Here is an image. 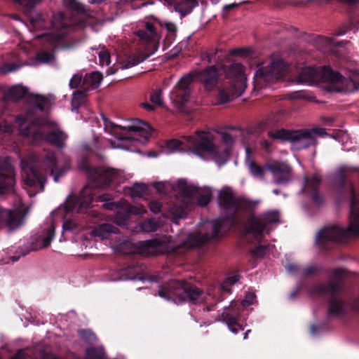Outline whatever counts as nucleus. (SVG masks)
Listing matches in <instances>:
<instances>
[{
    "label": "nucleus",
    "mask_w": 359,
    "mask_h": 359,
    "mask_svg": "<svg viewBox=\"0 0 359 359\" xmlns=\"http://www.w3.org/2000/svg\"><path fill=\"white\" fill-rule=\"evenodd\" d=\"M161 25L165 27L167 31L172 35L175 34L177 32L176 25L170 22H163L161 23Z\"/></svg>",
    "instance_id": "nucleus-55"
},
{
    "label": "nucleus",
    "mask_w": 359,
    "mask_h": 359,
    "mask_svg": "<svg viewBox=\"0 0 359 359\" xmlns=\"http://www.w3.org/2000/svg\"><path fill=\"white\" fill-rule=\"evenodd\" d=\"M293 81L309 86L320 82L322 86L331 93H351L359 89V74L344 78L326 67L320 70L312 67H302Z\"/></svg>",
    "instance_id": "nucleus-4"
},
{
    "label": "nucleus",
    "mask_w": 359,
    "mask_h": 359,
    "mask_svg": "<svg viewBox=\"0 0 359 359\" xmlns=\"http://www.w3.org/2000/svg\"><path fill=\"white\" fill-rule=\"evenodd\" d=\"M224 69L226 78L230 79L231 89L224 88L219 90V101L222 104L241 96L247 87V74L241 64L233 62L228 67L225 66Z\"/></svg>",
    "instance_id": "nucleus-10"
},
{
    "label": "nucleus",
    "mask_w": 359,
    "mask_h": 359,
    "mask_svg": "<svg viewBox=\"0 0 359 359\" xmlns=\"http://www.w3.org/2000/svg\"><path fill=\"white\" fill-rule=\"evenodd\" d=\"M175 189L179 191L184 203L180 207L175 205L170 208V212L176 219L182 218L185 216L187 205L193 203L195 199L197 200L200 205L204 206L210 202L212 196L210 188H199L194 184H188L186 180L182 179L177 182Z\"/></svg>",
    "instance_id": "nucleus-8"
},
{
    "label": "nucleus",
    "mask_w": 359,
    "mask_h": 359,
    "mask_svg": "<svg viewBox=\"0 0 359 359\" xmlns=\"http://www.w3.org/2000/svg\"><path fill=\"white\" fill-rule=\"evenodd\" d=\"M267 169L273 176L276 184H284L290 180L291 168L283 162H273L267 165Z\"/></svg>",
    "instance_id": "nucleus-24"
},
{
    "label": "nucleus",
    "mask_w": 359,
    "mask_h": 359,
    "mask_svg": "<svg viewBox=\"0 0 359 359\" xmlns=\"http://www.w3.org/2000/svg\"><path fill=\"white\" fill-rule=\"evenodd\" d=\"M93 201V194L91 186L87 185L82 189L78 198L69 196L67 198L65 210L67 212H79L83 209L88 208Z\"/></svg>",
    "instance_id": "nucleus-20"
},
{
    "label": "nucleus",
    "mask_w": 359,
    "mask_h": 359,
    "mask_svg": "<svg viewBox=\"0 0 359 359\" xmlns=\"http://www.w3.org/2000/svg\"><path fill=\"white\" fill-rule=\"evenodd\" d=\"M92 50L97 51L100 66L109 67L111 63V55L109 52L104 47L99 46L98 47H93Z\"/></svg>",
    "instance_id": "nucleus-40"
},
{
    "label": "nucleus",
    "mask_w": 359,
    "mask_h": 359,
    "mask_svg": "<svg viewBox=\"0 0 359 359\" xmlns=\"http://www.w3.org/2000/svg\"><path fill=\"white\" fill-rule=\"evenodd\" d=\"M177 182L174 184H172L169 182H158L155 184V187L157 190V191L160 194H166L168 192V190L170 189H172L174 192H175L176 194H178L180 196V193L179 191H177L175 189V186L176 185Z\"/></svg>",
    "instance_id": "nucleus-45"
},
{
    "label": "nucleus",
    "mask_w": 359,
    "mask_h": 359,
    "mask_svg": "<svg viewBox=\"0 0 359 359\" xmlns=\"http://www.w3.org/2000/svg\"><path fill=\"white\" fill-rule=\"evenodd\" d=\"M22 223L20 210H9L0 208V227L6 226L9 229L18 227Z\"/></svg>",
    "instance_id": "nucleus-27"
},
{
    "label": "nucleus",
    "mask_w": 359,
    "mask_h": 359,
    "mask_svg": "<svg viewBox=\"0 0 359 359\" xmlns=\"http://www.w3.org/2000/svg\"><path fill=\"white\" fill-rule=\"evenodd\" d=\"M299 96H300L299 92H294L292 93L287 95L286 98L294 100V99H297V98L299 97Z\"/></svg>",
    "instance_id": "nucleus-63"
},
{
    "label": "nucleus",
    "mask_w": 359,
    "mask_h": 359,
    "mask_svg": "<svg viewBox=\"0 0 359 359\" xmlns=\"http://www.w3.org/2000/svg\"><path fill=\"white\" fill-rule=\"evenodd\" d=\"M345 270L343 269H338L334 270L333 276L330 283L328 284H319L315 287L316 291L319 294H334L337 293L339 288V283L343 277L345 276Z\"/></svg>",
    "instance_id": "nucleus-25"
},
{
    "label": "nucleus",
    "mask_w": 359,
    "mask_h": 359,
    "mask_svg": "<svg viewBox=\"0 0 359 359\" xmlns=\"http://www.w3.org/2000/svg\"><path fill=\"white\" fill-rule=\"evenodd\" d=\"M238 6V4H236V3L230 4L228 5H225L223 8V10L226 12H228L231 9L237 7Z\"/></svg>",
    "instance_id": "nucleus-62"
},
{
    "label": "nucleus",
    "mask_w": 359,
    "mask_h": 359,
    "mask_svg": "<svg viewBox=\"0 0 359 359\" xmlns=\"http://www.w3.org/2000/svg\"><path fill=\"white\" fill-rule=\"evenodd\" d=\"M161 203L157 201H152L149 203L150 210L154 214L161 212Z\"/></svg>",
    "instance_id": "nucleus-57"
},
{
    "label": "nucleus",
    "mask_w": 359,
    "mask_h": 359,
    "mask_svg": "<svg viewBox=\"0 0 359 359\" xmlns=\"http://www.w3.org/2000/svg\"><path fill=\"white\" fill-rule=\"evenodd\" d=\"M320 181L321 178L317 174L306 177L303 189L304 192L309 195L316 204H320L323 202V197L318 192Z\"/></svg>",
    "instance_id": "nucleus-28"
},
{
    "label": "nucleus",
    "mask_w": 359,
    "mask_h": 359,
    "mask_svg": "<svg viewBox=\"0 0 359 359\" xmlns=\"http://www.w3.org/2000/svg\"><path fill=\"white\" fill-rule=\"evenodd\" d=\"M28 93V89L22 85H15L11 87L6 92L7 98L17 100L22 98Z\"/></svg>",
    "instance_id": "nucleus-37"
},
{
    "label": "nucleus",
    "mask_w": 359,
    "mask_h": 359,
    "mask_svg": "<svg viewBox=\"0 0 359 359\" xmlns=\"http://www.w3.org/2000/svg\"><path fill=\"white\" fill-rule=\"evenodd\" d=\"M328 315L331 317H338L345 315L348 311L347 303L339 296L331 297L328 304Z\"/></svg>",
    "instance_id": "nucleus-29"
},
{
    "label": "nucleus",
    "mask_w": 359,
    "mask_h": 359,
    "mask_svg": "<svg viewBox=\"0 0 359 359\" xmlns=\"http://www.w3.org/2000/svg\"><path fill=\"white\" fill-rule=\"evenodd\" d=\"M351 194L348 227L346 229H343L338 226H328L320 230L316 238V243L319 248H325L330 242H336L353 235H359V207L358 206L359 198L352 188Z\"/></svg>",
    "instance_id": "nucleus-6"
},
{
    "label": "nucleus",
    "mask_w": 359,
    "mask_h": 359,
    "mask_svg": "<svg viewBox=\"0 0 359 359\" xmlns=\"http://www.w3.org/2000/svg\"><path fill=\"white\" fill-rule=\"evenodd\" d=\"M200 134H204L212 142L213 144L214 150L217 156H222L224 152H226V156L224 159H222L221 161H216L215 158L210 154H205L203 153V158H212L217 164L219 165H224L228 160L229 156L230 155V148L235 142L234 136L229 133H221V141L222 143L220 144H216L215 140L211 135H209L205 133H200Z\"/></svg>",
    "instance_id": "nucleus-19"
},
{
    "label": "nucleus",
    "mask_w": 359,
    "mask_h": 359,
    "mask_svg": "<svg viewBox=\"0 0 359 359\" xmlns=\"http://www.w3.org/2000/svg\"><path fill=\"white\" fill-rule=\"evenodd\" d=\"M13 126L6 121L0 123V132L6 134H11L13 132Z\"/></svg>",
    "instance_id": "nucleus-56"
},
{
    "label": "nucleus",
    "mask_w": 359,
    "mask_h": 359,
    "mask_svg": "<svg viewBox=\"0 0 359 359\" xmlns=\"http://www.w3.org/2000/svg\"><path fill=\"white\" fill-rule=\"evenodd\" d=\"M221 52L222 50L218 48L204 52L201 54V58L203 61H207L209 63L218 62L219 60V57H217V55Z\"/></svg>",
    "instance_id": "nucleus-43"
},
{
    "label": "nucleus",
    "mask_w": 359,
    "mask_h": 359,
    "mask_svg": "<svg viewBox=\"0 0 359 359\" xmlns=\"http://www.w3.org/2000/svg\"><path fill=\"white\" fill-rule=\"evenodd\" d=\"M135 34L145 46L144 52L135 55L123 62L120 66L121 69H128L142 62L158 48L160 35L152 23L144 22L141 28L135 32Z\"/></svg>",
    "instance_id": "nucleus-9"
},
{
    "label": "nucleus",
    "mask_w": 359,
    "mask_h": 359,
    "mask_svg": "<svg viewBox=\"0 0 359 359\" xmlns=\"http://www.w3.org/2000/svg\"><path fill=\"white\" fill-rule=\"evenodd\" d=\"M30 22L32 26L36 29H42L45 21L44 17L41 13H36L35 16H29Z\"/></svg>",
    "instance_id": "nucleus-48"
},
{
    "label": "nucleus",
    "mask_w": 359,
    "mask_h": 359,
    "mask_svg": "<svg viewBox=\"0 0 359 359\" xmlns=\"http://www.w3.org/2000/svg\"><path fill=\"white\" fill-rule=\"evenodd\" d=\"M246 153V164L248 165L250 173L256 178L259 180H263L265 175V172L267 169V166L266 168H261L256 165L252 160L250 159V149L249 148H245Z\"/></svg>",
    "instance_id": "nucleus-33"
},
{
    "label": "nucleus",
    "mask_w": 359,
    "mask_h": 359,
    "mask_svg": "<svg viewBox=\"0 0 359 359\" xmlns=\"http://www.w3.org/2000/svg\"><path fill=\"white\" fill-rule=\"evenodd\" d=\"M218 201L222 208L233 212L240 208L245 210H251L257 204V203L255 201L236 198L232 191L229 188H224L220 191Z\"/></svg>",
    "instance_id": "nucleus-18"
},
{
    "label": "nucleus",
    "mask_w": 359,
    "mask_h": 359,
    "mask_svg": "<svg viewBox=\"0 0 359 359\" xmlns=\"http://www.w3.org/2000/svg\"><path fill=\"white\" fill-rule=\"evenodd\" d=\"M12 359H24L23 352L22 351H19L13 358Z\"/></svg>",
    "instance_id": "nucleus-64"
},
{
    "label": "nucleus",
    "mask_w": 359,
    "mask_h": 359,
    "mask_svg": "<svg viewBox=\"0 0 359 359\" xmlns=\"http://www.w3.org/2000/svg\"><path fill=\"white\" fill-rule=\"evenodd\" d=\"M118 229L114 225L109 224H102L95 226L91 231V234L94 236L106 239L109 238L112 233H117Z\"/></svg>",
    "instance_id": "nucleus-32"
},
{
    "label": "nucleus",
    "mask_w": 359,
    "mask_h": 359,
    "mask_svg": "<svg viewBox=\"0 0 359 359\" xmlns=\"http://www.w3.org/2000/svg\"><path fill=\"white\" fill-rule=\"evenodd\" d=\"M118 67H116L115 65H114L112 67H109L108 69H107L106 71V74L107 75H112L114 74H115L116 72V71L118 70Z\"/></svg>",
    "instance_id": "nucleus-60"
},
{
    "label": "nucleus",
    "mask_w": 359,
    "mask_h": 359,
    "mask_svg": "<svg viewBox=\"0 0 359 359\" xmlns=\"http://www.w3.org/2000/svg\"><path fill=\"white\" fill-rule=\"evenodd\" d=\"M310 131L312 133V135L316 134L320 136H323L326 134L325 130L323 128H313Z\"/></svg>",
    "instance_id": "nucleus-59"
},
{
    "label": "nucleus",
    "mask_w": 359,
    "mask_h": 359,
    "mask_svg": "<svg viewBox=\"0 0 359 359\" xmlns=\"http://www.w3.org/2000/svg\"><path fill=\"white\" fill-rule=\"evenodd\" d=\"M76 226V223L72 220H67L64 222L63 228L65 230L72 231L74 229Z\"/></svg>",
    "instance_id": "nucleus-58"
},
{
    "label": "nucleus",
    "mask_w": 359,
    "mask_h": 359,
    "mask_svg": "<svg viewBox=\"0 0 359 359\" xmlns=\"http://www.w3.org/2000/svg\"><path fill=\"white\" fill-rule=\"evenodd\" d=\"M162 95L163 92L161 89L153 90L149 96L150 101L156 106H162L163 104Z\"/></svg>",
    "instance_id": "nucleus-46"
},
{
    "label": "nucleus",
    "mask_w": 359,
    "mask_h": 359,
    "mask_svg": "<svg viewBox=\"0 0 359 359\" xmlns=\"http://www.w3.org/2000/svg\"><path fill=\"white\" fill-rule=\"evenodd\" d=\"M81 168L86 171L89 180L95 183V187H104L112 182H121L119 177L121 172L119 170L106 167L93 168L88 164L82 165Z\"/></svg>",
    "instance_id": "nucleus-17"
},
{
    "label": "nucleus",
    "mask_w": 359,
    "mask_h": 359,
    "mask_svg": "<svg viewBox=\"0 0 359 359\" xmlns=\"http://www.w3.org/2000/svg\"><path fill=\"white\" fill-rule=\"evenodd\" d=\"M319 43L329 50H331L334 46H339L340 44V43L335 42L333 38L327 36H321L319 39Z\"/></svg>",
    "instance_id": "nucleus-49"
},
{
    "label": "nucleus",
    "mask_w": 359,
    "mask_h": 359,
    "mask_svg": "<svg viewBox=\"0 0 359 359\" xmlns=\"http://www.w3.org/2000/svg\"><path fill=\"white\" fill-rule=\"evenodd\" d=\"M29 97L32 109L23 116L16 118L20 134L31 143L44 140L57 147H64L67 134L55 123L47 118L39 117V113L46 111L54 103L55 97L51 94H30Z\"/></svg>",
    "instance_id": "nucleus-1"
},
{
    "label": "nucleus",
    "mask_w": 359,
    "mask_h": 359,
    "mask_svg": "<svg viewBox=\"0 0 359 359\" xmlns=\"http://www.w3.org/2000/svg\"><path fill=\"white\" fill-rule=\"evenodd\" d=\"M359 172V168L350 165L339 166L334 173V182L340 186L344 184L345 178L351 175Z\"/></svg>",
    "instance_id": "nucleus-31"
},
{
    "label": "nucleus",
    "mask_w": 359,
    "mask_h": 359,
    "mask_svg": "<svg viewBox=\"0 0 359 359\" xmlns=\"http://www.w3.org/2000/svg\"><path fill=\"white\" fill-rule=\"evenodd\" d=\"M240 313V306L232 302L229 307H226L222 313V320L225 322L231 332L238 334L243 330L241 325L238 323Z\"/></svg>",
    "instance_id": "nucleus-23"
},
{
    "label": "nucleus",
    "mask_w": 359,
    "mask_h": 359,
    "mask_svg": "<svg viewBox=\"0 0 359 359\" xmlns=\"http://www.w3.org/2000/svg\"><path fill=\"white\" fill-rule=\"evenodd\" d=\"M54 232L55 226L51 223L45 229L43 235L38 238L37 241L39 242V246L37 248L41 249L47 248L54 238Z\"/></svg>",
    "instance_id": "nucleus-35"
},
{
    "label": "nucleus",
    "mask_w": 359,
    "mask_h": 359,
    "mask_svg": "<svg viewBox=\"0 0 359 359\" xmlns=\"http://www.w3.org/2000/svg\"><path fill=\"white\" fill-rule=\"evenodd\" d=\"M196 6H197V3L194 0H178L175 10L182 16H185L190 13Z\"/></svg>",
    "instance_id": "nucleus-36"
},
{
    "label": "nucleus",
    "mask_w": 359,
    "mask_h": 359,
    "mask_svg": "<svg viewBox=\"0 0 359 359\" xmlns=\"http://www.w3.org/2000/svg\"><path fill=\"white\" fill-rule=\"evenodd\" d=\"M18 65L14 63H6L0 67V74H5L18 69Z\"/></svg>",
    "instance_id": "nucleus-53"
},
{
    "label": "nucleus",
    "mask_w": 359,
    "mask_h": 359,
    "mask_svg": "<svg viewBox=\"0 0 359 359\" xmlns=\"http://www.w3.org/2000/svg\"><path fill=\"white\" fill-rule=\"evenodd\" d=\"M38 63H50L54 60V55L52 52L41 51L36 56Z\"/></svg>",
    "instance_id": "nucleus-47"
},
{
    "label": "nucleus",
    "mask_w": 359,
    "mask_h": 359,
    "mask_svg": "<svg viewBox=\"0 0 359 359\" xmlns=\"http://www.w3.org/2000/svg\"><path fill=\"white\" fill-rule=\"evenodd\" d=\"M233 222L234 218L231 215L215 221L208 222L204 225L205 229L211 230V233H203L200 231L189 233L186 240L178 245L174 244L170 238L168 237L141 241L138 243V252L143 256L157 255L170 252H181V249L187 250L201 245L212 239L218 238L231 229Z\"/></svg>",
    "instance_id": "nucleus-2"
},
{
    "label": "nucleus",
    "mask_w": 359,
    "mask_h": 359,
    "mask_svg": "<svg viewBox=\"0 0 359 359\" xmlns=\"http://www.w3.org/2000/svg\"><path fill=\"white\" fill-rule=\"evenodd\" d=\"M102 120L104 130L118 140L130 139V137L126 136L127 131L140 133L142 135L146 137L149 134L151 130V127L148 123L138 119L133 121L130 125L123 128L113 123L104 116H102Z\"/></svg>",
    "instance_id": "nucleus-16"
},
{
    "label": "nucleus",
    "mask_w": 359,
    "mask_h": 359,
    "mask_svg": "<svg viewBox=\"0 0 359 359\" xmlns=\"http://www.w3.org/2000/svg\"><path fill=\"white\" fill-rule=\"evenodd\" d=\"M255 299V294L252 292H248L245 294L244 299L242 301L243 306H248L253 304Z\"/></svg>",
    "instance_id": "nucleus-54"
},
{
    "label": "nucleus",
    "mask_w": 359,
    "mask_h": 359,
    "mask_svg": "<svg viewBox=\"0 0 359 359\" xmlns=\"http://www.w3.org/2000/svg\"><path fill=\"white\" fill-rule=\"evenodd\" d=\"M98 200L104 203L103 206L108 210L116 211L115 222L121 226L124 224L130 215H143L147 209L142 205H131L125 201L114 202L113 197L109 194H104L99 196Z\"/></svg>",
    "instance_id": "nucleus-13"
},
{
    "label": "nucleus",
    "mask_w": 359,
    "mask_h": 359,
    "mask_svg": "<svg viewBox=\"0 0 359 359\" xmlns=\"http://www.w3.org/2000/svg\"><path fill=\"white\" fill-rule=\"evenodd\" d=\"M199 78L208 90H211L216 84L218 71L215 66L210 67L199 74Z\"/></svg>",
    "instance_id": "nucleus-30"
},
{
    "label": "nucleus",
    "mask_w": 359,
    "mask_h": 359,
    "mask_svg": "<svg viewBox=\"0 0 359 359\" xmlns=\"http://www.w3.org/2000/svg\"><path fill=\"white\" fill-rule=\"evenodd\" d=\"M63 4L75 12V15L69 17L60 12L55 14L51 21V29L40 36L44 40L53 43L62 38L70 30L83 29L87 26L95 29L100 24L95 19V13L87 10L76 0H63Z\"/></svg>",
    "instance_id": "nucleus-3"
},
{
    "label": "nucleus",
    "mask_w": 359,
    "mask_h": 359,
    "mask_svg": "<svg viewBox=\"0 0 359 359\" xmlns=\"http://www.w3.org/2000/svg\"><path fill=\"white\" fill-rule=\"evenodd\" d=\"M15 3L20 5L24 13L26 15H28L29 12L39 4H40L42 0H13Z\"/></svg>",
    "instance_id": "nucleus-42"
},
{
    "label": "nucleus",
    "mask_w": 359,
    "mask_h": 359,
    "mask_svg": "<svg viewBox=\"0 0 359 359\" xmlns=\"http://www.w3.org/2000/svg\"><path fill=\"white\" fill-rule=\"evenodd\" d=\"M194 74H188L182 76L170 92V97L172 102L177 105L187 102L189 99L190 86L194 80Z\"/></svg>",
    "instance_id": "nucleus-21"
},
{
    "label": "nucleus",
    "mask_w": 359,
    "mask_h": 359,
    "mask_svg": "<svg viewBox=\"0 0 359 359\" xmlns=\"http://www.w3.org/2000/svg\"><path fill=\"white\" fill-rule=\"evenodd\" d=\"M279 222V215L276 211L264 213L260 217H252L249 219L246 233L260 241L271 231L272 226Z\"/></svg>",
    "instance_id": "nucleus-15"
},
{
    "label": "nucleus",
    "mask_w": 359,
    "mask_h": 359,
    "mask_svg": "<svg viewBox=\"0 0 359 359\" xmlns=\"http://www.w3.org/2000/svg\"><path fill=\"white\" fill-rule=\"evenodd\" d=\"M238 279V275L227 278L219 287L209 290L205 299H204L203 293L197 287L175 280L170 282L167 287H161L158 291V295L167 300H171L175 304H181L185 301H189L192 304H199L208 302L210 298H214L216 290L217 292L222 290L229 292V285L236 284Z\"/></svg>",
    "instance_id": "nucleus-5"
},
{
    "label": "nucleus",
    "mask_w": 359,
    "mask_h": 359,
    "mask_svg": "<svg viewBox=\"0 0 359 359\" xmlns=\"http://www.w3.org/2000/svg\"><path fill=\"white\" fill-rule=\"evenodd\" d=\"M141 106L146 110L149 111H151L154 110V107L147 102H144L141 104Z\"/></svg>",
    "instance_id": "nucleus-61"
},
{
    "label": "nucleus",
    "mask_w": 359,
    "mask_h": 359,
    "mask_svg": "<svg viewBox=\"0 0 359 359\" xmlns=\"http://www.w3.org/2000/svg\"><path fill=\"white\" fill-rule=\"evenodd\" d=\"M162 225L161 222L155 219H149L140 224L142 231L153 232L156 231Z\"/></svg>",
    "instance_id": "nucleus-41"
},
{
    "label": "nucleus",
    "mask_w": 359,
    "mask_h": 359,
    "mask_svg": "<svg viewBox=\"0 0 359 359\" xmlns=\"http://www.w3.org/2000/svg\"><path fill=\"white\" fill-rule=\"evenodd\" d=\"M86 91V90H83L74 92L72 99V107L73 110L78 109L80 106L85 103L87 97Z\"/></svg>",
    "instance_id": "nucleus-39"
},
{
    "label": "nucleus",
    "mask_w": 359,
    "mask_h": 359,
    "mask_svg": "<svg viewBox=\"0 0 359 359\" xmlns=\"http://www.w3.org/2000/svg\"><path fill=\"white\" fill-rule=\"evenodd\" d=\"M83 76L80 74H74L69 81V86L71 88H76L81 87L83 84Z\"/></svg>",
    "instance_id": "nucleus-52"
},
{
    "label": "nucleus",
    "mask_w": 359,
    "mask_h": 359,
    "mask_svg": "<svg viewBox=\"0 0 359 359\" xmlns=\"http://www.w3.org/2000/svg\"><path fill=\"white\" fill-rule=\"evenodd\" d=\"M87 359H106L102 348H92L86 351Z\"/></svg>",
    "instance_id": "nucleus-44"
},
{
    "label": "nucleus",
    "mask_w": 359,
    "mask_h": 359,
    "mask_svg": "<svg viewBox=\"0 0 359 359\" xmlns=\"http://www.w3.org/2000/svg\"><path fill=\"white\" fill-rule=\"evenodd\" d=\"M290 67L280 59L271 60L268 63L257 65L255 74V86L263 88L269 84L286 78L290 72Z\"/></svg>",
    "instance_id": "nucleus-11"
},
{
    "label": "nucleus",
    "mask_w": 359,
    "mask_h": 359,
    "mask_svg": "<svg viewBox=\"0 0 359 359\" xmlns=\"http://www.w3.org/2000/svg\"><path fill=\"white\" fill-rule=\"evenodd\" d=\"M44 163L48 167L50 174L53 176L54 181L57 182L60 177L68 169L69 162V159L65 158L62 164L59 157H56L52 152H48L44 159Z\"/></svg>",
    "instance_id": "nucleus-22"
},
{
    "label": "nucleus",
    "mask_w": 359,
    "mask_h": 359,
    "mask_svg": "<svg viewBox=\"0 0 359 359\" xmlns=\"http://www.w3.org/2000/svg\"><path fill=\"white\" fill-rule=\"evenodd\" d=\"M165 150L167 153L189 151L201 158L203 157V153L210 154L216 161H221L226 156V152L222 156H217L210 140L200 133H196L194 136L184 137L181 140H169L166 143Z\"/></svg>",
    "instance_id": "nucleus-7"
},
{
    "label": "nucleus",
    "mask_w": 359,
    "mask_h": 359,
    "mask_svg": "<svg viewBox=\"0 0 359 359\" xmlns=\"http://www.w3.org/2000/svg\"><path fill=\"white\" fill-rule=\"evenodd\" d=\"M272 248L271 245H259L252 251V253L255 257H262L267 252H270Z\"/></svg>",
    "instance_id": "nucleus-51"
},
{
    "label": "nucleus",
    "mask_w": 359,
    "mask_h": 359,
    "mask_svg": "<svg viewBox=\"0 0 359 359\" xmlns=\"http://www.w3.org/2000/svg\"><path fill=\"white\" fill-rule=\"evenodd\" d=\"M147 186L144 184H136L131 187L125 189V194L133 198H141L147 192Z\"/></svg>",
    "instance_id": "nucleus-38"
},
{
    "label": "nucleus",
    "mask_w": 359,
    "mask_h": 359,
    "mask_svg": "<svg viewBox=\"0 0 359 359\" xmlns=\"http://www.w3.org/2000/svg\"><path fill=\"white\" fill-rule=\"evenodd\" d=\"M79 334L81 338L88 343H93L96 341L97 338L94 333L90 330H82L79 331Z\"/></svg>",
    "instance_id": "nucleus-50"
},
{
    "label": "nucleus",
    "mask_w": 359,
    "mask_h": 359,
    "mask_svg": "<svg viewBox=\"0 0 359 359\" xmlns=\"http://www.w3.org/2000/svg\"><path fill=\"white\" fill-rule=\"evenodd\" d=\"M102 79L101 74L97 72L86 74L83 79L81 88L86 90L95 88L99 86Z\"/></svg>",
    "instance_id": "nucleus-34"
},
{
    "label": "nucleus",
    "mask_w": 359,
    "mask_h": 359,
    "mask_svg": "<svg viewBox=\"0 0 359 359\" xmlns=\"http://www.w3.org/2000/svg\"><path fill=\"white\" fill-rule=\"evenodd\" d=\"M37 158L34 154H29L21 160L23 187L29 196H35L44 189L46 177L39 172L36 168Z\"/></svg>",
    "instance_id": "nucleus-12"
},
{
    "label": "nucleus",
    "mask_w": 359,
    "mask_h": 359,
    "mask_svg": "<svg viewBox=\"0 0 359 359\" xmlns=\"http://www.w3.org/2000/svg\"><path fill=\"white\" fill-rule=\"evenodd\" d=\"M269 136L273 140L290 142L294 150L306 149L316 144L315 136L308 130L288 131L281 129L269 132Z\"/></svg>",
    "instance_id": "nucleus-14"
},
{
    "label": "nucleus",
    "mask_w": 359,
    "mask_h": 359,
    "mask_svg": "<svg viewBox=\"0 0 359 359\" xmlns=\"http://www.w3.org/2000/svg\"><path fill=\"white\" fill-rule=\"evenodd\" d=\"M15 184L14 171L9 158L0 161V191L12 187Z\"/></svg>",
    "instance_id": "nucleus-26"
}]
</instances>
